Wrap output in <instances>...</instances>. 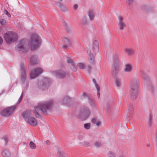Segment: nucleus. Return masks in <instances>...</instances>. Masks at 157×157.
Returning <instances> with one entry per match:
<instances>
[{"label":"nucleus","instance_id":"obj_22","mask_svg":"<svg viewBox=\"0 0 157 157\" xmlns=\"http://www.w3.org/2000/svg\"><path fill=\"white\" fill-rule=\"evenodd\" d=\"M88 102L90 105L92 107H95L96 106L95 100L91 97H88Z\"/></svg>","mask_w":157,"mask_h":157},{"label":"nucleus","instance_id":"obj_7","mask_svg":"<svg viewBox=\"0 0 157 157\" xmlns=\"http://www.w3.org/2000/svg\"><path fill=\"white\" fill-rule=\"evenodd\" d=\"M16 106L7 107L1 111V115L3 117H8L12 114L16 108Z\"/></svg>","mask_w":157,"mask_h":157},{"label":"nucleus","instance_id":"obj_60","mask_svg":"<svg viewBox=\"0 0 157 157\" xmlns=\"http://www.w3.org/2000/svg\"><path fill=\"white\" fill-rule=\"evenodd\" d=\"M78 137L79 138H81V139H82V136H78Z\"/></svg>","mask_w":157,"mask_h":157},{"label":"nucleus","instance_id":"obj_26","mask_svg":"<svg viewBox=\"0 0 157 157\" xmlns=\"http://www.w3.org/2000/svg\"><path fill=\"white\" fill-rule=\"evenodd\" d=\"M56 4L62 11L66 12L67 10V9L66 6L62 4L60 2H57Z\"/></svg>","mask_w":157,"mask_h":157},{"label":"nucleus","instance_id":"obj_17","mask_svg":"<svg viewBox=\"0 0 157 157\" xmlns=\"http://www.w3.org/2000/svg\"><path fill=\"white\" fill-rule=\"evenodd\" d=\"M128 113L127 116L129 118L132 117V113L134 110V107L133 105L131 103L128 104Z\"/></svg>","mask_w":157,"mask_h":157},{"label":"nucleus","instance_id":"obj_51","mask_svg":"<svg viewBox=\"0 0 157 157\" xmlns=\"http://www.w3.org/2000/svg\"><path fill=\"white\" fill-rule=\"evenodd\" d=\"M95 124L97 126L99 127L101 125V122L100 121L98 120Z\"/></svg>","mask_w":157,"mask_h":157},{"label":"nucleus","instance_id":"obj_34","mask_svg":"<svg viewBox=\"0 0 157 157\" xmlns=\"http://www.w3.org/2000/svg\"><path fill=\"white\" fill-rule=\"evenodd\" d=\"M103 145V143L101 142L96 141L94 144V145L96 147H99L102 146Z\"/></svg>","mask_w":157,"mask_h":157},{"label":"nucleus","instance_id":"obj_13","mask_svg":"<svg viewBox=\"0 0 157 157\" xmlns=\"http://www.w3.org/2000/svg\"><path fill=\"white\" fill-rule=\"evenodd\" d=\"M51 83V81L49 78H44L43 81H40L38 82V85L40 87L41 86L44 87V86H45L46 87H48Z\"/></svg>","mask_w":157,"mask_h":157},{"label":"nucleus","instance_id":"obj_21","mask_svg":"<svg viewBox=\"0 0 157 157\" xmlns=\"http://www.w3.org/2000/svg\"><path fill=\"white\" fill-rule=\"evenodd\" d=\"M38 62L37 60V57L36 55L32 56L30 59V63L32 65L37 64Z\"/></svg>","mask_w":157,"mask_h":157},{"label":"nucleus","instance_id":"obj_18","mask_svg":"<svg viewBox=\"0 0 157 157\" xmlns=\"http://www.w3.org/2000/svg\"><path fill=\"white\" fill-rule=\"evenodd\" d=\"M115 109L113 106L110 104H108L106 108L105 112L106 113L112 114L116 112Z\"/></svg>","mask_w":157,"mask_h":157},{"label":"nucleus","instance_id":"obj_63","mask_svg":"<svg viewBox=\"0 0 157 157\" xmlns=\"http://www.w3.org/2000/svg\"><path fill=\"white\" fill-rule=\"evenodd\" d=\"M119 157H125V156L123 155H120Z\"/></svg>","mask_w":157,"mask_h":157},{"label":"nucleus","instance_id":"obj_16","mask_svg":"<svg viewBox=\"0 0 157 157\" xmlns=\"http://www.w3.org/2000/svg\"><path fill=\"white\" fill-rule=\"evenodd\" d=\"M140 75L142 77L145 82L150 80L149 76L143 70H140Z\"/></svg>","mask_w":157,"mask_h":157},{"label":"nucleus","instance_id":"obj_2","mask_svg":"<svg viewBox=\"0 0 157 157\" xmlns=\"http://www.w3.org/2000/svg\"><path fill=\"white\" fill-rule=\"evenodd\" d=\"M99 44L97 40H95L92 43L91 49H88L87 54L89 55V60L90 63L94 64V56L99 52Z\"/></svg>","mask_w":157,"mask_h":157},{"label":"nucleus","instance_id":"obj_61","mask_svg":"<svg viewBox=\"0 0 157 157\" xmlns=\"http://www.w3.org/2000/svg\"><path fill=\"white\" fill-rule=\"evenodd\" d=\"M147 147H150V144H149V143H148V144H147Z\"/></svg>","mask_w":157,"mask_h":157},{"label":"nucleus","instance_id":"obj_37","mask_svg":"<svg viewBox=\"0 0 157 157\" xmlns=\"http://www.w3.org/2000/svg\"><path fill=\"white\" fill-rule=\"evenodd\" d=\"M77 66L78 67L81 69H84L86 67V65L85 64L81 63H78L77 64Z\"/></svg>","mask_w":157,"mask_h":157},{"label":"nucleus","instance_id":"obj_1","mask_svg":"<svg viewBox=\"0 0 157 157\" xmlns=\"http://www.w3.org/2000/svg\"><path fill=\"white\" fill-rule=\"evenodd\" d=\"M53 105L52 100L39 102L37 105L34 107V114L36 117L40 118L41 117L39 112L40 111L41 114L47 115L48 112L51 111Z\"/></svg>","mask_w":157,"mask_h":157},{"label":"nucleus","instance_id":"obj_24","mask_svg":"<svg viewBox=\"0 0 157 157\" xmlns=\"http://www.w3.org/2000/svg\"><path fill=\"white\" fill-rule=\"evenodd\" d=\"M64 27L66 31L68 33H71L72 32V29L71 25L69 24H67L64 22Z\"/></svg>","mask_w":157,"mask_h":157},{"label":"nucleus","instance_id":"obj_64","mask_svg":"<svg viewBox=\"0 0 157 157\" xmlns=\"http://www.w3.org/2000/svg\"><path fill=\"white\" fill-rule=\"evenodd\" d=\"M60 1H62L63 0H59Z\"/></svg>","mask_w":157,"mask_h":157},{"label":"nucleus","instance_id":"obj_32","mask_svg":"<svg viewBox=\"0 0 157 157\" xmlns=\"http://www.w3.org/2000/svg\"><path fill=\"white\" fill-rule=\"evenodd\" d=\"M94 13L93 10H90L88 13V15L90 20H93L94 19Z\"/></svg>","mask_w":157,"mask_h":157},{"label":"nucleus","instance_id":"obj_52","mask_svg":"<svg viewBox=\"0 0 157 157\" xmlns=\"http://www.w3.org/2000/svg\"><path fill=\"white\" fill-rule=\"evenodd\" d=\"M97 95L98 98H99L100 97V89H97Z\"/></svg>","mask_w":157,"mask_h":157},{"label":"nucleus","instance_id":"obj_48","mask_svg":"<svg viewBox=\"0 0 157 157\" xmlns=\"http://www.w3.org/2000/svg\"><path fill=\"white\" fill-rule=\"evenodd\" d=\"M152 123V116L151 115L150 118L149 119L148 125L149 126H151Z\"/></svg>","mask_w":157,"mask_h":157},{"label":"nucleus","instance_id":"obj_10","mask_svg":"<svg viewBox=\"0 0 157 157\" xmlns=\"http://www.w3.org/2000/svg\"><path fill=\"white\" fill-rule=\"evenodd\" d=\"M118 26L119 29L123 31L126 28V25L125 22L124 21V17L121 16H119L118 17Z\"/></svg>","mask_w":157,"mask_h":157},{"label":"nucleus","instance_id":"obj_59","mask_svg":"<svg viewBox=\"0 0 157 157\" xmlns=\"http://www.w3.org/2000/svg\"><path fill=\"white\" fill-rule=\"evenodd\" d=\"M149 91L151 92V93H153L154 92L155 90L154 89H149Z\"/></svg>","mask_w":157,"mask_h":157},{"label":"nucleus","instance_id":"obj_12","mask_svg":"<svg viewBox=\"0 0 157 157\" xmlns=\"http://www.w3.org/2000/svg\"><path fill=\"white\" fill-rule=\"evenodd\" d=\"M130 84L132 88H140L139 80L137 76L133 77L131 82Z\"/></svg>","mask_w":157,"mask_h":157},{"label":"nucleus","instance_id":"obj_28","mask_svg":"<svg viewBox=\"0 0 157 157\" xmlns=\"http://www.w3.org/2000/svg\"><path fill=\"white\" fill-rule=\"evenodd\" d=\"M31 111L28 110L27 111L24 112L22 115V116L25 118V120H27V119L29 118V117H30L31 114Z\"/></svg>","mask_w":157,"mask_h":157},{"label":"nucleus","instance_id":"obj_20","mask_svg":"<svg viewBox=\"0 0 157 157\" xmlns=\"http://www.w3.org/2000/svg\"><path fill=\"white\" fill-rule=\"evenodd\" d=\"M133 70V66L131 64H126L125 65L124 71L126 72H131Z\"/></svg>","mask_w":157,"mask_h":157},{"label":"nucleus","instance_id":"obj_41","mask_svg":"<svg viewBox=\"0 0 157 157\" xmlns=\"http://www.w3.org/2000/svg\"><path fill=\"white\" fill-rule=\"evenodd\" d=\"M115 79H116V86L117 87H119L121 84L120 80L118 79V78Z\"/></svg>","mask_w":157,"mask_h":157},{"label":"nucleus","instance_id":"obj_45","mask_svg":"<svg viewBox=\"0 0 157 157\" xmlns=\"http://www.w3.org/2000/svg\"><path fill=\"white\" fill-rule=\"evenodd\" d=\"M0 22L2 25H4L6 23V21L5 19H1L0 20Z\"/></svg>","mask_w":157,"mask_h":157},{"label":"nucleus","instance_id":"obj_58","mask_svg":"<svg viewBox=\"0 0 157 157\" xmlns=\"http://www.w3.org/2000/svg\"><path fill=\"white\" fill-rule=\"evenodd\" d=\"M2 42H3L2 39L1 37L0 36V45H1L2 44Z\"/></svg>","mask_w":157,"mask_h":157},{"label":"nucleus","instance_id":"obj_36","mask_svg":"<svg viewBox=\"0 0 157 157\" xmlns=\"http://www.w3.org/2000/svg\"><path fill=\"white\" fill-rule=\"evenodd\" d=\"M67 62L68 64H71V65L75 63L74 61L70 57H67Z\"/></svg>","mask_w":157,"mask_h":157},{"label":"nucleus","instance_id":"obj_14","mask_svg":"<svg viewBox=\"0 0 157 157\" xmlns=\"http://www.w3.org/2000/svg\"><path fill=\"white\" fill-rule=\"evenodd\" d=\"M138 93V89H130L129 91V94L131 99L132 100H136L137 98Z\"/></svg>","mask_w":157,"mask_h":157},{"label":"nucleus","instance_id":"obj_49","mask_svg":"<svg viewBox=\"0 0 157 157\" xmlns=\"http://www.w3.org/2000/svg\"><path fill=\"white\" fill-rule=\"evenodd\" d=\"M23 93H22L21 94V96L19 98L17 102V104H19L20 103V101H21V100H22V97H23Z\"/></svg>","mask_w":157,"mask_h":157},{"label":"nucleus","instance_id":"obj_38","mask_svg":"<svg viewBox=\"0 0 157 157\" xmlns=\"http://www.w3.org/2000/svg\"><path fill=\"white\" fill-rule=\"evenodd\" d=\"M29 147L31 149H35L36 147V146L35 144L32 141H31L29 143Z\"/></svg>","mask_w":157,"mask_h":157},{"label":"nucleus","instance_id":"obj_6","mask_svg":"<svg viewBox=\"0 0 157 157\" xmlns=\"http://www.w3.org/2000/svg\"><path fill=\"white\" fill-rule=\"evenodd\" d=\"M4 38L8 44L15 41L17 39V34L13 32L6 33L4 35Z\"/></svg>","mask_w":157,"mask_h":157},{"label":"nucleus","instance_id":"obj_15","mask_svg":"<svg viewBox=\"0 0 157 157\" xmlns=\"http://www.w3.org/2000/svg\"><path fill=\"white\" fill-rule=\"evenodd\" d=\"M63 42L64 43V45L62 47L64 49H66L68 46H71L72 44L71 40L67 37H64L63 39Z\"/></svg>","mask_w":157,"mask_h":157},{"label":"nucleus","instance_id":"obj_3","mask_svg":"<svg viewBox=\"0 0 157 157\" xmlns=\"http://www.w3.org/2000/svg\"><path fill=\"white\" fill-rule=\"evenodd\" d=\"M41 43V39L38 36L33 34L31 37L29 43L31 45V49L34 51L40 47Z\"/></svg>","mask_w":157,"mask_h":157},{"label":"nucleus","instance_id":"obj_25","mask_svg":"<svg viewBox=\"0 0 157 157\" xmlns=\"http://www.w3.org/2000/svg\"><path fill=\"white\" fill-rule=\"evenodd\" d=\"M20 80L21 84H24L25 83L26 78V73H20Z\"/></svg>","mask_w":157,"mask_h":157},{"label":"nucleus","instance_id":"obj_43","mask_svg":"<svg viewBox=\"0 0 157 157\" xmlns=\"http://www.w3.org/2000/svg\"><path fill=\"white\" fill-rule=\"evenodd\" d=\"M71 67L73 71L76 72L77 71V67L75 65V63L71 65Z\"/></svg>","mask_w":157,"mask_h":157},{"label":"nucleus","instance_id":"obj_4","mask_svg":"<svg viewBox=\"0 0 157 157\" xmlns=\"http://www.w3.org/2000/svg\"><path fill=\"white\" fill-rule=\"evenodd\" d=\"M30 48V46L27 43L25 39L21 40L17 46L15 47V49L21 53H25L28 51Z\"/></svg>","mask_w":157,"mask_h":157},{"label":"nucleus","instance_id":"obj_44","mask_svg":"<svg viewBox=\"0 0 157 157\" xmlns=\"http://www.w3.org/2000/svg\"><path fill=\"white\" fill-rule=\"evenodd\" d=\"M93 81L94 82L95 85V87L96 88H100V87L98 84L96 83V80L94 79H93Z\"/></svg>","mask_w":157,"mask_h":157},{"label":"nucleus","instance_id":"obj_11","mask_svg":"<svg viewBox=\"0 0 157 157\" xmlns=\"http://www.w3.org/2000/svg\"><path fill=\"white\" fill-rule=\"evenodd\" d=\"M120 67L119 65H113L112 68V75L113 77L116 78L118 77L120 72Z\"/></svg>","mask_w":157,"mask_h":157},{"label":"nucleus","instance_id":"obj_40","mask_svg":"<svg viewBox=\"0 0 157 157\" xmlns=\"http://www.w3.org/2000/svg\"><path fill=\"white\" fill-rule=\"evenodd\" d=\"M57 156L58 157H66L65 153L63 151H59L57 153Z\"/></svg>","mask_w":157,"mask_h":157},{"label":"nucleus","instance_id":"obj_53","mask_svg":"<svg viewBox=\"0 0 157 157\" xmlns=\"http://www.w3.org/2000/svg\"><path fill=\"white\" fill-rule=\"evenodd\" d=\"M83 96L84 97H87V98L88 97H90L89 95L86 93H83Z\"/></svg>","mask_w":157,"mask_h":157},{"label":"nucleus","instance_id":"obj_62","mask_svg":"<svg viewBox=\"0 0 157 157\" xmlns=\"http://www.w3.org/2000/svg\"><path fill=\"white\" fill-rule=\"evenodd\" d=\"M49 143V141L48 140H47L46 141V143L47 144H48V143Z\"/></svg>","mask_w":157,"mask_h":157},{"label":"nucleus","instance_id":"obj_35","mask_svg":"<svg viewBox=\"0 0 157 157\" xmlns=\"http://www.w3.org/2000/svg\"><path fill=\"white\" fill-rule=\"evenodd\" d=\"M21 73H25V65L24 64L21 63L20 64Z\"/></svg>","mask_w":157,"mask_h":157},{"label":"nucleus","instance_id":"obj_9","mask_svg":"<svg viewBox=\"0 0 157 157\" xmlns=\"http://www.w3.org/2000/svg\"><path fill=\"white\" fill-rule=\"evenodd\" d=\"M43 72V70L41 68L38 67L34 69L30 73V77L32 79L40 75Z\"/></svg>","mask_w":157,"mask_h":157},{"label":"nucleus","instance_id":"obj_30","mask_svg":"<svg viewBox=\"0 0 157 157\" xmlns=\"http://www.w3.org/2000/svg\"><path fill=\"white\" fill-rule=\"evenodd\" d=\"M118 57L117 54H115L113 55V65H119Z\"/></svg>","mask_w":157,"mask_h":157},{"label":"nucleus","instance_id":"obj_8","mask_svg":"<svg viewBox=\"0 0 157 157\" xmlns=\"http://www.w3.org/2000/svg\"><path fill=\"white\" fill-rule=\"evenodd\" d=\"M54 75L58 78H63L69 75V73L62 70H57L53 72Z\"/></svg>","mask_w":157,"mask_h":157},{"label":"nucleus","instance_id":"obj_42","mask_svg":"<svg viewBox=\"0 0 157 157\" xmlns=\"http://www.w3.org/2000/svg\"><path fill=\"white\" fill-rule=\"evenodd\" d=\"M108 155L109 157H116V156L115 154L111 151L108 152Z\"/></svg>","mask_w":157,"mask_h":157},{"label":"nucleus","instance_id":"obj_33","mask_svg":"<svg viewBox=\"0 0 157 157\" xmlns=\"http://www.w3.org/2000/svg\"><path fill=\"white\" fill-rule=\"evenodd\" d=\"M70 98L68 96H66L63 99L62 103L64 104H66L70 102Z\"/></svg>","mask_w":157,"mask_h":157},{"label":"nucleus","instance_id":"obj_47","mask_svg":"<svg viewBox=\"0 0 157 157\" xmlns=\"http://www.w3.org/2000/svg\"><path fill=\"white\" fill-rule=\"evenodd\" d=\"M82 143L85 147H88L90 146V143L88 142H84Z\"/></svg>","mask_w":157,"mask_h":157},{"label":"nucleus","instance_id":"obj_31","mask_svg":"<svg viewBox=\"0 0 157 157\" xmlns=\"http://www.w3.org/2000/svg\"><path fill=\"white\" fill-rule=\"evenodd\" d=\"M2 155L3 157H10V154L7 150H4L2 152Z\"/></svg>","mask_w":157,"mask_h":157},{"label":"nucleus","instance_id":"obj_5","mask_svg":"<svg viewBox=\"0 0 157 157\" xmlns=\"http://www.w3.org/2000/svg\"><path fill=\"white\" fill-rule=\"evenodd\" d=\"M90 114V109L87 107L82 106L79 110L78 117L82 121H84L89 117Z\"/></svg>","mask_w":157,"mask_h":157},{"label":"nucleus","instance_id":"obj_57","mask_svg":"<svg viewBox=\"0 0 157 157\" xmlns=\"http://www.w3.org/2000/svg\"><path fill=\"white\" fill-rule=\"evenodd\" d=\"M78 8V5L77 4H75L73 6V8L74 10H76Z\"/></svg>","mask_w":157,"mask_h":157},{"label":"nucleus","instance_id":"obj_27","mask_svg":"<svg viewBox=\"0 0 157 157\" xmlns=\"http://www.w3.org/2000/svg\"><path fill=\"white\" fill-rule=\"evenodd\" d=\"M143 10L144 11L147 13H151L153 11L151 8L147 6H144L143 7Z\"/></svg>","mask_w":157,"mask_h":157},{"label":"nucleus","instance_id":"obj_46","mask_svg":"<svg viewBox=\"0 0 157 157\" xmlns=\"http://www.w3.org/2000/svg\"><path fill=\"white\" fill-rule=\"evenodd\" d=\"M97 121V118L95 117H93L91 119V122L93 124H95Z\"/></svg>","mask_w":157,"mask_h":157},{"label":"nucleus","instance_id":"obj_23","mask_svg":"<svg viewBox=\"0 0 157 157\" xmlns=\"http://www.w3.org/2000/svg\"><path fill=\"white\" fill-rule=\"evenodd\" d=\"M124 51L129 56L133 55L134 53V49L132 48H126Z\"/></svg>","mask_w":157,"mask_h":157},{"label":"nucleus","instance_id":"obj_29","mask_svg":"<svg viewBox=\"0 0 157 157\" xmlns=\"http://www.w3.org/2000/svg\"><path fill=\"white\" fill-rule=\"evenodd\" d=\"M81 24L84 26L87 25L88 24L87 18L86 16L83 17L81 20Z\"/></svg>","mask_w":157,"mask_h":157},{"label":"nucleus","instance_id":"obj_39","mask_svg":"<svg viewBox=\"0 0 157 157\" xmlns=\"http://www.w3.org/2000/svg\"><path fill=\"white\" fill-rule=\"evenodd\" d=\"M83 126L84 128L86 130L89 129L91 128V124L90 123L85 124Z\"/></svg>","mask_w":157,"mask_h":157},{"label":"nucleus","instance_id":"obj_19","mask_svg":"<svg viewBox=\"0 0 157 157\" xmlns=\"http://www.w3.org/2000/svg\"><path fill=\"white\" fill-rule=\"evenodd\" d=\"M27 122L31 125L35 126L37 124V122L36 119L33 117H29L26 120Z\"/></svg>","mask_w":157,"mask_h":157},{"label":"nucleus","instance_id":"obj_54","mask_svg":"<svg viewBox=\"0 0 157 157\" xmlns=\"http://www.w3.org/2000/svg\"><path fill=\"white\" fill-rule=\"evenodd\" d=\"M2 139H3L4 140V141L5 144H6L7 143H8V140L7 139V138H6V137H2Z\"/></svg>","mask_w":157,"mask_h":157},{"label":"nucleus","instance_id":"obj_50","mask_svg":"<svg viewBox=\"0 0 157 157\" xmlns=\"http://www.w3.org/2000/svg\"><path fill=\"white\" fill-rule=\"evenodd\" d=\"M128 2V4L129 5L131 6L132 5L134 0H126Z\"/></svg>","mask_w":157,"mask_h":157},{"label":"nucleus","instance_id":"obj_56","mask_svg":"<svg viewBox=\"0 0 157 157\" xmlns=\"http://www.w3.org/2000/svg\"><path fill=\"white\" fill-rule=\"evenodd\" d=\"M92 67L91 66H88L87 69V71L89 73L90 72L92 69Z\"/></svg>","mask_w":157,"mask_h":157},{"label":"nucleus","instance_id":"obj_55","mask_svg":"<svg viewBox=\"0 0 157 157\" xmlns=\"http://www.w3.org/2000/svg\"><path fill=\"white\" fill-rule=\"evenodd\" d=\"M4 13L5 14H6V15L9 17H10L11 15L6 10H5L4 11Z\"/></svg>","mask_w":157,"mask_h":157}]
</instances>
